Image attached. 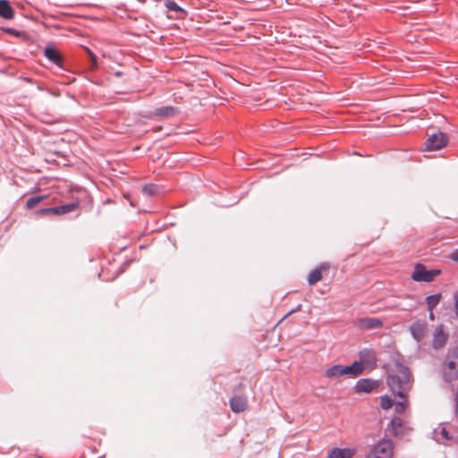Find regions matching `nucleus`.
Here are the masks:
<instances>
[{"label": "nucleus", "instance_id": "17", "mask_svg": "<svg viewBox=\"0 0 458 458\" xmlns=\"http://www.w3.org/2000/svg\"><path fill=\"white\" fill-rule=\"evenodd\" d=\"M0 17L12 20L14 17V10L7 0H0Z\"/></svg>", "mask_w": 458, "mask_h": 458}, {"label": "nucleus", "instance_id": "28", "mask_svg": "<svg viewBox=\"0 0 458 458\" xmlns=\"http://www.w3.org/2000/svg\"><path fill=\"white\" fill-rule=\"evenodd\" d=\"M4 31L9 33V34H13V35H15V36H19V32L13 29H10V28H7V29H4L3 28L2 29Z\"/></svg>", "mask_w": 458, "mask_h": 458}, {"label": "nucleus", "instance_id": "25", "mask_svg": "<svg viewBox=\"0 0 458 458\" xmlns=\"http://www.w3.org/2000/svg\"><path fill=\"white\" fill-rule=\"evenodd\" d=\"M440 435L446 440H451L453 439V437L450 435V433L448 432V430L445 428H441L440 430Z\"/></svg>", "mask_w": 458, "mask_h": 458}, {"label": "nucleus", "instance_id": "5", "mask_svg": "<svg viewBox=\"0 0 458 458\" xmlns=\"http://www.w3.org/2000/svg\"><path fill=\"white\" fill-rule=\"evenodd\" d=\"M440 274L441 270L439 269L428 270L423 264L418 263L414 266L411 277L415 282L430 283Z\"/></svg>", "mask_w": 458, "mask_h": 458}, {"label": "nucleus", "instance_id": "21", "mask_svg": "<svg viewBox=\"0 0 458 458\" xmlns=\"http://www.w3.org/2000/svg\"><path fill=\"white\" fill-rule=\"evenodd\" d=\"M394 405V401L387 395L381 397L380 406L383 410H389Z\"/></svg>", "mask_w": 458, "mask_h": 458}, {"label": "nucleus", "instance_id": "24", "mask_svg": "<svg viewBox=\"0 0 458 458\" xmlns=\"http://www.w3.org/2000/svg\"><path fill=\"white\" fill-rule=\"evenodd\" d=\"M165 5L170 11L184 13V11L174 1H166Z\"/></svg>", "mask_w": 458, "mask_h": 458}, {"label": "nucleus", "instance_id": "11", "mask_svg": "<svg viewBox=\"0 0 458 458\" xmlns=\"http://www.w3.org/2000/svg\"><path fill=\"white\" fill-rule=\"evenodd\" d=\"M410 331L413 338L420 342L421 341L427 333V325L425 323H422L420 321L414 322L411 327Z\"/></svg>", "mask_w": 458, "mask_h": 458}, {"label": "nucleus", "instance_id": "8", "mask_svg": "<svg viewBox=\"0 0 458 458\" xmlns=\"http://www.w3.org/2000/svg\"><path fill=\"white\" fill-rule=\"evenodd\" d=\"M178 113V109L174 106H162L155 109L154 112H150L146 115V117L148 119H153L155 117L166 119L176 115Z\"/></svg>", "mask_w": 458, "mask_h": 458}, {"label": "nucleus", "instance_id": "13", "mask_svg": "<svg viewBox=\"0 0 458 458\" xmlns=\"http://www.w3.org/2000/svg\"><path fill=\"white\" fill-rule=\"evenodd\" d=\"M230 407L233 412L239 413L247 408V397L244 395H235L230 400Z\"/></svg>", "mask_w": 458, "mask_h": 458}, {"label": "nucleus", "instance_id": "26", "mask_svg": "<svg viewBox=\"0 0 458 458\" xmlns=\"http://www.w3.org/2000/svg\"><path fill=\"white\" fill-rule=\"evenodd\" d=\"M454 416L456 420H458V386L455 393V398H454Z\"/></svg>", "mask_w": 458, "mask_h": 458}, {"label": "nucleus", "instance_id": "27", "mask_svg": "<svg viewBox=\"0 0 458 458\" xmlns=\"http://www.w3.org/2000/svg\"><path fill=\"white\" fill-rule=\"evenodd\" d=\"M450 259L453 260V261H455V262H458V248L455 249L451 254H450Z\"/></svg>", "mask_w": 458, "mask_h": 458}, {"label": "nucleus", "instance_id": "4", "mask_svg": "<svg viewBox=\"0 0 458 458\" xmlns=\"http://www.w3.org/2000/svg\"><path fill=\"white\" fill-rule=\"evenodd\" d=\"M394 443L389 438H383L371 445L365 458H393Z\"/></svg>", "mask_w": 458, "mask_h": 458}, {"label": "nucleus", "instance_id": "16", "mask_svg": "<svg viewBox=\"0 0 458 458\" xmlns=\"http://www.w3.org/2000/svg\"><path fill=\"white\" fill-rule=\"evenodd\" d=\"M44 54L46 57L58 66H62L63 57L60 52L54 47L48 46L45 48Z\"/></svg>", "mask_w": 458, "mask_h": 458}, {"label": "nucleus", "instance_id": "9", "mask_svg": "<svg viewBox=\"0 0 458 458\" xmlns=\"http://www.w3.org/2000/svg\"><path fill=\"white\" fill-rule=\"evenodd\" d=\"M356 327L362 330L381 328L383 322L377 318H360L356 321Z\"/></svg>", "mask_w": 458, "mask_h": 458}, {"label": "nucleus", "instance_id": "14", "mask_svg": "<svg viewBox=\"0 0 458 458\" xmlns=\"http://www.w3.org/2000/svg\"><path fill=\"white\" fill-rule=\"evenodd\" d=\"M356 454L353 448H333L328 453V458H352Z\"/></svg>", "mask_w": 458, "mask_h": 458}, {"label": "nucleus", "instance_id": "23", "mask_svg": "<svg viewBox=\"0 0 458 458\" xmlns=\"http://www.w3.org/2000/svg\"><path fill=\"white\" fill-rule=\"evenodd\" d=\"M42 199L43 197H33L29 199L26 202L27 208L31 209L35 208Z\"/></svg>", "mask_w": 458, "mask_h": 458}, {"label": "nucleus", "instance_id": "32", "mask_svg": "<svg viewBox=\"0 0 458 458\" xmlns=\"http://www.w3.org/2000/svg\"><path fill=\"white\" fill-rule=\"evenodd\" d=\"M428 317H429V318H430L431 320H434V319H435V315H434V313H433V310H431V311H429V316H428Z\"/></svg>", "mask_w": 458, "mask_h": 458}, {"label": "nucleus", "instance_id": "31", "mask_svg": "<svg viewBox=\"0 0 458 458\" xmlns=\"http://www.w3.org/2000/svg\"><path fill=\"white\" fill-rule=\"evenodd\" d=\"M301 308H302L301 304H299L294 310L289 311L287 316L291 315V314H293V313H294L296 311H300L301 310Z\"/></svg>", "mask_w": 458, "mask_h": 458}, {"label": "nucleus", "instance_id": "19", "mask_svg": "<svg viewBox=\"0 0 458 458\" xmlns=\"http://www.w3.org/2000/svg\"><path fill=\"white\" fill-rule=\"evenodd\" d=\"M442 299L441 293H437L433 295H429L426 298V303L428 306V310L431 311L435 307H437L439 303V301Z\"/></svg>", "mask_w": 458, "mask_h": 458}, {"label": "nucleus", "instance_id": "7", "mask_svg": "<svg viewBox=\"0 0 458 458\" xmlns=\"http://www.w3.org/2000/svg\"><path fill=\"white\" fill-rule=\"evenodd\" d=\"M432 347L435 350L443 349L448 340V334L445 331L443 325H437L433 332Z\"/></svg>", "mask_w": 458, "mask_h": 458}, {"label": "nucleus", "instance_id": "18", "mask_svg": "<svg viewBox=\"0 0 458 458\" xmlns=\"http://www.w3.org/2000/svg\"><path fill=\"white\" fill-rule=\"evenodd\" d=\"M404 420L399 417H395L392 420L391 425L393 433L395 436L403 434Z\"/></svg>", "mask_w": 458, "mask_h": 458}, {"label": "nucleus", "instance_id": "29", "mask_svg": "<svg viewBox=\"0 0 458 458\" xmlns=\"http://www.w3.org/2000/svg\"><path fill=\"white\" fill-rule=\"evenodd\" d=\"M454 311L455 315L458 318V293L454 295Z\"/></svg>", "mask_w": 458, "mask_h": 458}, {"label": "nucleus", "instance_id": "12", "mask_svg": "<svg viewBox=\"0 0 458 458\" xmlns=\"http://www.w3.org/2000/svg\"><path fill=\"white\" fill-rule=\"evenodd\" d=\"M77 208H78V204L71 203V204H66V205H63V206H59V207L45 208V209H42L41 212L46 213V214L63 215V214L72 212V211L75 210Z\"/></svg>", "mask_w": 458, "mask_h": 458}, {"label": "nucleus", "instance_id": "30", "mask_svg": "<svg viewBox=\"0 0 458 458\" xmlns=\"http://www.w3.org/2000/svg\"><path fill=\"white\" fill-rule=\"evenodd\" d=\"M88 52H89V55L90 56V59L92 61L93 65H96V63H97L96 55L90 50H89V49H88Z\"/></svg>", "mask_w": 458, "mask_h": 458}, {"label": "nucleus", "instance_id": "22", "mask_svg": "<svg viewBox=\"0 0 458 458\" xmlns=\"http://www.w3.org/2000/svg\"><path fill=\"white\" fill-rule=\"evenodd\" d=\"M157 186L156 184H147L142 188V191L147 195H155L157 192Z\"/></svg>", "mask_w": 458, "mask_h": 458}, {"label": "nucleus", "instance_id": "6", "mask_svg": "<svg viewBox=\"0 0 458 458\" xmlns=\"http://www.w3.org/2000/svg\"><path fill=\"white\" fill-rule=\"evenodd\" d=\"M447 143V136L443 132L433 133L428 136L425 149L437 150L445 147Z\"/></svg>", "mask_w": 458, "mask_h": 458}, {"label": "nucleus", "instance_id": "2", "mask_svg": "<svg viewBox=\"0 0 458 458\" xmlns=\"http://www.w3.org/2000/svg\"><path fill=\"white\" fill-rule=\"evenodd\" d=\"M443 378L448 383L458 379V348L449 350L442 368Z\"/></svg>", "mask_w": 458, "mask_h": 458}, {"label": "nucleus", "instance_id": "15", "mask_svg": "<svg viewBox=\"0 0 458 458\" xmlns=\"http://www.w3.org/2000/svg\"><path fill=\"white\" fill-rule=\"evenodd\" d=\"M329 268V266L326 263L321 264L319 267L312 270L308 276V282L310 285H314L320 280H322V272Z\"/></svg>", "mask_w": 458, "mask_h": 458}, {"label": "nucleus", "instance_id": "3", "mask_svg": "<svg viewBox=\"0 0 458 458\" xmlns=\"http://www.w3.org/2000/svg\"><path fill=\"white\" fill-rule=\"evenodd\" d=\"M363 371V363L354 361L351 366L335 365L327 369L325 372L328 378H337L345 375L357 377Z\"/></svg>", "mask_w": 458, "mask_h": 458}, {"label": "nucleus", "instance_id": "10", "mask_svg": "<svg viewBox=\"0 0 458 458\" xmlns=\"http://www.w3.org/2000/svg\"><path fill=\"white\" fill-rule=\"evenodd\" d=\"M379 386L377 380H373L370 378H362L357 381L354 389L357 394L362 393H371L373 390L377 388Z\"/></svg>", "mask_w": 458, "mask_h": 458}, {"label": "nucleus", "instance_id": "1", "mask_svg": "<svg viewBox=\"0 0 458 458\" xmlns=\"http://www.w3.org/2000/svg\"><path fill=\"white\" fill-rule=\"evenodd\" d=\"M386 384L394 395L406 398L412 387L410 369L403 364H395L386 377Z\"/></svg>", "mask_w": 458, "mask_h": 458}, {"label": "nucleus", "instance_id": "20", "mask_svg": "<svg viewBox=\"0 0 458 458\" xmlns=\"http://www.w3.org/2000/svg\"><path fill=\"white\" fill-rule=\"evenodd\" d=\"M401 402L394 403V410L397 413H403L409 405L408 396L406 398H401Z\"/></svg>", "mask_w": 458, "mask_h": 458}]
</instances>
